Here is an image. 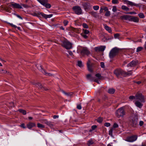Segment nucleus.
Masks as SVG:
<instances>
[{
    "instance_id": "1",
    "label": "nucleus",
    "mask_w": 146,
    "mask_h": 146,
    "mask_svg": "<svg viewBox=\"0 0 146 146\" xmlns=\"http://www.w3.org/2000/svg\"><path fill=\"white\" fill-rule=\"evenodd\" d=\"M120 49L117 47H115L111 50L109 53V57L111 58H113L117 54Z\"/></svg>"
},
{
    "instance_id": "2",
    "label": "nucleus",
    "mask_w": 146,
    "mask_h": 146,
    "mask_svg": "<svg viewBox=\"0 0 146 146\" xmlns=\"http://www.w3.org/2000/svg\"><path fill=\"white\" fill-rule=\"evenodd\" d=\"M33 15L37 17H39V16L41 15L43 18L46 19L47 18H50L52 17L53 15L52 14H50L49 15H46L42 12H38L37 13H33Z\"/></svg>"
},
{
    "instance_id": "3",
    "label": "nucleus",
    "mask_w": 146,
    "mask_h": 146,
    "mask_svg": "<svg viewBox=\"0 0 146 146\" xmlns=\"http://www.w3.org/2000/svg\"><path fill=\"white\" fill-rule=\"evenodd\" d=\"M124 71L120 68L116 69L114 71V74L118 78L121 77V76H123Z\"/></svg>"
},
{
    "instance_id": "4",
    "label": "nucleus",
    "mask_w": 146,
    "mask_h": 146,
    "mask_svg": "<svg viewBox=\"0 0 146 146\" xmlns=\"http://www.w3.org/2000/svg\"><path fill=\"white\" fill-rule=\"evenodd\" d=\"M62 46L67 49H70L72 48V43L66 40L63 42Z\"/></svg>"
},
{
    "instance_id": "5",
    "label": "nucleus",
    "mask_w": 146,
    "mask_h": 146,
    "mask_svg": "<svg viewBox=\"0 0 146 146\" xmlns=\"http://www.w3.org/2000/svg\"><path fill=\"white\" fill-rule=\"evenodd\" d=\"M125 114V112L123 109L120 108L118 109L116 112V115L118 117H123Z\"/></svg>"
},
{
    "instance_id": "6",
    "label": "nucleus",
    "mask_w": 146,
    "mask_h": 146,
    "mask_svg": "<svg viewBox=\"0 0 146 146\" xmlns=\"http://www.w3.org/2000/svg\"><path fill=\"white\" fill-rule=\"evenodd\" d=\"M72 9L73 10L75 13L78 15H80L82 13V10L80 6H74L72 7Z\"/></svg>"
},
{
    "instance_id": "7",
    "label": "nucleus",
    "mask_w": 146,
    "mask_h": 146,
    "mask_svg": "<svg viewBox=\"0 0 146 146\" xmlns=\"http://www.w3.org/2000/svg\"><path fill=\"white\" fill-rule=\"evenodd\" d=\"M123 1L128 5L131 6H135L140 7H141V4L135 3L132 2L128 1L127 0H123Z\"/></svg>"
},
{
    "instance_id": "8",
    "label": "nucleus",
    "mask_w": 146,
    "mask_h": 146,
    "mask_svg": "<svg viewBox=\"0 0 146 146\" xmlns=\"http://www.w3.org/2000/svg\"><path fill=\"white\" fill-rule=\"evenodd\" d=\"M39 2L46 8H50L51 7V5L48 3V0H40Z\"/></svg>"
},
{
    "instance_id": "9",
    "label": "nucleus",
    "mask_w": 146,
    "mask_h": 146,
    "mask_svg": "<svg viewBox=\"0 0 146 146\" xmlns=\"http://www.w3.org/2000/svg\"><path fill=\"white\" fill-rule=\"evenodd\" d=\"M138 119L135 116L130 120L131 124L133 127H135L137 123Z\"/></svg>"
},
{
    "instance_id": "10",
    "label": "nucleus",
    "mask_w": 146,
    "mask_h": 146,
    "mask_svg": "<svg viewBox=\"0 0 146 146\" xmlns=\"http://www.w3.org/2000/svg\"><path fill=\"white\" fill-rule=\"evenodd\" d=\"M137 137V136L136 135L128 137L125 139V141L129 142H133L136 140Z\"/></svg>"
},
{
    "instance_id": "11",
    "label": "nucleus",
    "mask_w": 146,
    "mask_h": 146,
    "mask_svg": "<svg viewBox=\"0 0 146 146\" xmlns=\"http://www.w3.org/2000/svg\"><path fill=\"white\" fill-rule=\"evenodd\" d=\"M136 99L139 100L141 102H144V99L141 93H137L135 95Z\"/></svg>"
},
{
    "instance_id": "12",
    "label": "nucleus",
    "mask_w": 146,
    "mask_h": 146,
    "mask_svg": "<svg viewBox=\"0 0 146 146\" xmlns=\"http://www.w3.org/2000/svg\"><path fill=\"white\" fill-rule=\"evenodd\" d=\"M87 64L88 70L91 72H92L93 70L92 69V67L93 65V64L91 63L90 60L89 59L88 60Z\"/></svg>"
},
{
    "instance_id": "13",
    "label": "nucleus",
    "mask_w": 146,
    "mask_h": 146,
    "mask_svg": "<svg viewBox=\"0 0 146 146\" xmlns=\"http://www.w3.org/2000/svg\"><path fill=\"white\" fill-rule=\"evenodd\" d=\"M35 86L38 88H40L42 90H45L46 91H47L49 89L43 86L40 83H37L35 84Z\"/></svg>"
},
{
    "instance_id": "14",
    "label": "nucleus",
    "mask_w": 146,
    "mask_h": 146,
    "mask_svg": "<svg viewBox=\"0 0 146 146\" xmlns=\"http://www.w3.org/2000/svg\"><path fill=\"white\" fill-rule=\"evenodd\" d=\"M138 63V61L133 60L129 63L127 65V66L128 67L135 66H136Z\"/></svg>"
},
{
    "instance_id": "15",
    "label": "nucleus",
    "mask_w": 146,
    "mask_h": 146,
    "mask_svg": "<svg viewBox=\"0 0 146 146\" xmlns=\"http://www.w3.org/2000/svg\"><path fill=\"white\" fill-rule=\"evenodd\" d=\"M81 52L82 54H85L87 55H88L90 54V52L86 48H83L82 50H81Z\"/></svg>"
},
{
    "instance_id": "16",
    "label": "nucleus",
    "mask_w": 146,
    "mask_h": 146,
    "mask_svg": "<svg viewBox=\"0 0 146 146\" xmlns=\"http://www.w3.org/2000/svg\"><path fill=\"white\" fill-rule=\"evenodd\" d=\"M11 6L14 8L20 9L22 8V7L21 5L19 4L15 3H12L11 4Z\"/></svg>"
},
{
    "instance_id": "17",
    "label": "nucleus",
    "mask_w": 146,
    "mask_h": 146,
    "mask_svg": "<svg viewBox=\"0 0 146 146\" xmlns=\"http://www.w3.org/2000/svg\"><path fill=\"white\" fill-rule=\"evenodd\" d=\"M130 15H124L120 17V19L122 20H126L129 21Z\"/></svg>"
},
{
    "instance_id": "18",
    "label": "nucleus",
    "mask_w": 146,
    "mask_h": 146,
    "mask_svg": "<svg viewBox=\"0 0 146 146\" xmlns=\"http://www.w3.org/2000/svg\"><path fill=\"white\" fill-rule=\"evenodd\" d=\"M129 21H133L135 22H138L139 21V19L137 17L130 16Z\"/></svg>"
},
{
    "instance_id": "19",
    "label": "nucleus",
    "mask_w": 146,
    "mask_h": 146,
    "mask_svg": "<svg viewBox=\"0 0 146 146\" xmlns=\"http://www.w3.org/2000/svg\"><path fill=\"white\" fill-rule=\"evenodd\" d=\"M27 127L29 129H31L33 127H35L36 124L35 123L33 122H29L27 124Z\"/></svg>"
},
{
    "instance_id": "20",
    "label": "nucleus",
    "mask_w": 146,
    "mask_h": 146,
    "mask_svg": "<svg viewBox=\"0 0 146 146\" xmlns=\"http://www.w3.org/2000/svg\"><path fill=\"white\" fill-rule=\"evenodd\" d=\"M83 5L85 9H88L90 7V3H84L83 4Z\"/></svg>"
},
{
    "instance_id": "21",
    "label": "nucleus",
    "mask_w": 146,
    "mask_h": 146,
    "mask_svg": "<svg viewBox=\"0 0 146 146\" xmlns=\"http://www.w3.org/2000/svg\"><path fill=\"white\" fill-rule=\"evenodd\" d=\"M141 102H139L138 101H137L135 102V104L136 106L140 108L143 106V104L141 103Z\"/></svg>"
},
{
    "instance_id": "22",
    "label": "nucleus",
    "mask_w": 146,
    "mask_h": 146,
    "mask_svg": "<svg viewBox=\"0 0 146 146\" xmlns=\"http://www.w3.org/2000/svg\"><path fill=\"white\" fill-rule=\"evenodd\" d=\"M132 74V72L131 71H128V72H124V76H130Z\"/></svg>"
},
{
    "instance_id": "23",
    "label": "nucleus",
    "mask_w": 146,
    "mask_h": 146,
    "mask_svg": "<svg viewBox=\"0 0 146 146\" xmlns=\"http://www.w3.org/2000/svg\"><path fill=\"white\" fill-rule=\"evenodd\" d=\"M86 78L91 81H93L94 80V78L92 76V75L90 74H88L86 75Z\"/></svg>"
},
{
    "instance_id": "24",
    "label": "nucleus",
    "mask_w": 146,
    "mask_h": 146,
    "mask_svg": "<svg viewBox=\"0 0 146 146\" xmlns=\"http://www.w3.org/2000/svg\"><path fill=\"white\" fill-rule=\"evenodd\" d=\"M104 28L106 30L109 32L110 33H111L112 32L111 28L110 27L107 26L106 25H104Z\"/></svg>"
},
{
    "instance_id": "25",
    "label": "nucleus",
    "mask_w": 146,
    "mask_h": 146,
    "mask_svg": "<svg viewBox=\"0 0 146 146\" xmlns=\"http://www.w3.org/2000/svg\"><path fill=\"white\" fill-rule=\"evenodd\" d=\"M36 66L38 70H39L41 72H42V73H43V72H44L43 70H44L42 68V66L41 65H40V64H37L36 65Z\"/></svg>"
},
{
    "instance_id": "26",
    "label": "nucleus",
    "mask_w": 146,
    "mask_h": 146,
    "mask_svg": "<svg viewBox=\"0 0 146 146\" xmlns=\"http://www.w3.org/2000/svg\"><path fill=\"white\" fill-rule=\"evenodd\" d=\"M46 124L51 128L54 125V123L50 121H48Z\"/></svg>"
},
{
    "instance_id": "27",
    "label": "nucleus",
    "mask_w": 146,
    "mask_h": 146,
    "mask_svg": "<svg viewBox=\"0 0 146 146\" xmlns=\"http://www.w3.org/2000/svg\"><path fill=\"white\" fill-rule=\"evenodd\" d=\"M115 90L113 88H110L108 89V92L111 94H113L114 93Z\"/></svg>"
},
{
    "instance_id": "28",
    "label": "nucleus",
    "mask_w": 146,
    "mask_h": 146,
    "mask_svg": "<svg viewBox=\"0 0 146 146\" xmlns=\"http://www.w3.org/2000/svg\"><path fill=\"white\" fill-rule=\"evenodd\" d=\"M18 111L23 113L24 115L26 114V111L25 110L22 109H20L18 110Z\"/></svg>"
},
{
    "instance_id": "29",
    "label": "nucleus",
    "mask_w": 146,
    "mask_h": 146,
    "mask_svg": "<svg viewBox=\"0 0 146 146\" xmlns=\"http://www.w3.org/2000/svg\"><path fill=\"white\" fill-rule=\"evenodd\" d=\"M121 8L122 9L126 10V11H128L129 10V9L125 6L123 5L121 7Z\"/></svg>"
},
{
    "instance_id": "30",
    "label": "nucleus",
    "mask_w": 146,
    "mask_h": 146,
    "mask_svg": "<svg viewBox=\"0 0 146 146\" xmlns=\"http://www.w3.org/2000/svg\"><path fill=\"white\" fill-rule=\"evenodd\" d=\"M63 93L65 95H66L67 96H71L72 94V93H67L63 91Z\"/></svg>"
},
{
    "instance_id": "31",
    "label": "nucleus",
    "mask_w": 146,
    "mask_h": 146,
    "mask_svg": "<svg viewBox=\"0 0 146 146\" xmlns=\"http://www.w3.org/2000/svg\"><path fill=\"white\" fill-rule=\"evenodd\" d=\"M105 47L104 46H101L99 47V51H103L104 50Z\"/></svg>"
},
{
    "instance_id": "32",
    "label": "nucleus",
    "mask_w": 146,
    "mask_h": 146,
    "mask_svg": "<svg viewBox=\"0 0 146 146\" xmlns=\"http://www.w3.org/2000/svg\"><path fill=\"white\" fill-rule=\"evenodd\" d=\"M37 127L38 128H44V126L43 125L41 124H40V123H37Z\"/></svg>"
},
{
    "instance_id": "33",
    "label": "nucleus",
    "mask_w": 146,
    "mask_h": 146,
    "mask_svg": "<svg viewBox=\"0 0 146 146\" xmlns=\"http://www.w3.org/2000/svg\"><path fill=\"white\" fill-rule=\"evenodd\" d=\"M77 65L80 67H82V62L81 61H78V62Z\"/></svg>"
},
{
    "instance_id": "34",
    "label": "nucleus",
    "mask_w": 146,
    "mask_h": 146,
    "mask_svg": "<svg viewBox=\"0 0 146 146\" xmlns=\"http://www.w3.org/2000/svg\"><path fill=\"white\" fill-rule=\"evenodd\" d=\"M97 121L98 122L101 123L103 121V118L101 117H99L97 119Z\"/></svg>"
},
{
    "instance_id": "35",
    "label": "nucleus",
    "mask_w": 146,
    "mask_h": 146,
    "mask_svg": "<svg viewBox=\"0 0 146 146\" xmlns=\"http://www.w3.org/2000/svg\"><path fill=\"white\" fill-rule=\"evenodd\" d=\"M95 76L100 79H101L102 77L101 75L99 73H98L96 74L95 75Z\"/></svg>"
},
{
    "instance_id": "36",
    "label": "nucleus",
    "mask_w": 146,
    "mask_h": 146,
    "mask_svg": "<svg viewBox=\"0 0 146 146\" xmlns=\"http://www.w3.org/2000/svg\"><path fill=\"white\" fill-rule=\"evenodd\" d=\"M83 33H84L86 34H88L89 33V31L87 30L86 29H83Z\"/></svg>"
},
{
    "instance_id": "37",
    "label": "nucleus",
    "mask_w": 146,
    "mask_h": 146,
    "mask_svg": "<svg viewBox=\"0 0 146 146\" xmlns=\"http://www.w3.org/2000/svg\"><path fill=\"white\" fill-rule=\"evenodd\" d=\"M86 35V34H85L82 33L81 34L82 36L85 39L87 38L88 37V36Z\"/></svg>"
},
{
    "instance_id": "38",
    "label": "nucleus",
    "mask_w": 146,
    "mask_h": 146,
    "mask_svg": "<svg viewBox=\"0 0 146 146\" xmlns=\"http://www.w3.org/2000/svg\"><path fill=\"white\" fill-rule=\"evenodd\" d=\"M138 16L139 17L141 18H143L145 17V16L144 14L142 13H141L139 14Z\"/></svg>"
},
{
    "instance_id": "39",
    "label": "nucleus",
    "mask_w": 146,
    "mask_h": 146,
    "mask_svg": "<svg viewBox=\"0 0 146 146\" xmlns=\"http://www.w3.org/2000/svg\"><path fill=\"white\" fill-rule=\"evenodd\" d=\"M112 3L113 4H117L119 3L118 0H112Z\"/></svg>"
},
{
    "instance_id": "40",
    "label": "nucleus",
    "mask_w": 146,
    "mask_h": 146,
    "mask_svg": "<svg viewBox=\"0 0 146 146\" xmlns=\"http://www.w3.org/2000/svg\"><path fill=\"white\" fill-rule=\"evenodd\" d=\"M143 49V48L141 47H139L137 49L136 51L137 52L141 51Z\"/></svg>"
},
{
    "instance_id": "41",
    "label": "nucleus",
    "mask_w": 146,
    "mask_h": 146,
    "mask_svg": "<svg viewBox=\"0 0 146 146\" xmlns=\"http://www.w3.org/2000/svg\"><path fill=\"white\" fill-rule=\"evenodd\" d=\"M113 131V128H111V129H110V130L109 132V134L111 136H112Z\"/></svg>"
},
{
    "instance_id": "42",
    "label": "nucleus",
    "mask_w": 146,
    "mask_h": 146,
    "mask_svg": "<svg viewBox=\"0 0 146 146\" xmlns=\"http://www.w3.org/2000/svg\"><path fill=\"white\" fill-rule=\"evenodd\" d=\"M110 12L109 11H106L105 15L106 17L110 16Z\"/></svg>"
},
{
    "instance_id": "43",
    "label": "nucleus",
    "mask_w": 146,
    "mask_h": 146,
    "mask_svg": "<svg viewBox=\"0 0 146 146\" xmlns=\"http://www.w3.org/2000/svg\"><path fill=\"white\" fill-rule=\"evenodd\" d=\"M43 73L45 74L46 76H52V75L50 73H46L45 70H43Z\"/></svg>"
},
{
    "instance_id": "44",
    "label": "nucleus",
    "mask_w": 146,
    "mask_h": 146,
    "mask_svg": "<svg viewBox=\"0 0 146 146\" xmlns=\"http://www.w3.org/2000/svg\"><path fill=\"white\" fill-rule=\"evenodd\" d=\"M70 30H73L74 32H76L77 31V29H76L72 27H70Z\"/></svg>"
},
{
    "instance_id": "45",
    "label": "nucleus",
    "mask_w": 146,
    "mask_h": 146,
    "mask_svg": "<svg viewBox=\"0 0 146 146\" xmlns=\"http://www.w3.org/2000/svg\"><path fill=\"white\" fill-rule=\"evenodd\" d=\"M82 26L84 28L87 29L88 28V26L86 23H83L82 24Z\"/></svg>"
},
{
    "instance_id": "46",
    "label": "nucleus",
    "mask_w": 146,
    "mask_h": 146,
    "mask_svg": "<svg viewBox=\"0 0 146 146\" xmlns=\"http://www.w3.org/2000/svg\"><path fill=\"white\" fill-rule=\"evenodd\" d=\"M112 10L113 12H116L117 10L116 7V6H113V7Z\"/></svg>"
},
{
    "instance_id": "47",
    "label": "nucleus",
    "mask_w": 146,
    "mask_h": 146,
    "mask_svg": "<svg viewBox=\"0 0 146 146\" xmlns=\"http://www.w3.org/2000/svg\"><path fill=\"white\" fill-rule=\"evenodd\" d=\"M93 9L95 10H97L99 9V6H94L93 7Z\"/></svg>"
},
{
    "instance_id": "48",
    "label": "nucleus",
    "mask_w": 146,
    "mask_h": 146,
    "mask_svg": "<svg viewBox=\"0 0 146 146\" xmlns=\"http://www.w3.org/2000/svg\"><path fill=\"white\" fill-rule=\"evenodd\" d=\"M0 72L2 74L5 73L7 72V71L3 69L0 70Z\"/></svg>"
},
{
    "instance_id": "49",
    "label": "nucleus",
    "mask_w": 146,
    "mask_h": 146,
    "mask_svg": "<svg viewBox=\"0 0 146 146\" xmlns=\"http://www.w3.org/2000/svg\"><path fill=\"white\" fill-rule=\"evenodd\" d=\"M68 21H66V20H64V22H63V23H64V25L65 26H66L68 23Z\"/></svg>"
},
{
    "instance_id": "50",
    "label": "nucleus",
    "mask_w": 146,
    "mask_h": 146,
    "mask_svg": "<svg viewBox=\"0 0 146 146\" xmlns=\"http://www.w3.org/2000/svg\"><path fill=\"white\" fill-rule=\"evenodd\" d=\"M118 125L116 123H114L113 125V127L114 128H116L118 127Z\"/></svg>"
},
{
    "instance_id": "51",
    "label": "nucleus",
    "mask_w": 146,
    "mask_h": 146,
    "mask_svg": "<svg viewBox=\"0 0 146 146\" xmlns=\"http://www.w3.org/2000/svg\"><path fill=\"white\" fill-rule=\"evenodd\" d=\"M119 36V34L118 33H116L114 34V37L115 38H118Z\"/></svg>"
},
{
    "instance_id": "52",
    "label": "nucleus",
    "mask_w": 146,
    "mask_h": 146,
    "mask_svg": "<svg viewBox=\"0 0 146 146\" xmlns=\"http://www.w3.org/2000/svg\"><path fill=\"white\" fill-rule=\"evenodd\" d=\"M103 8V10H104L105 11H108V9L107 7H102Z\"/></svg>"
},
{
    "instance_id": "53",
    "label": "nucleus",
    "mask_w": 146,
    "mask_h": 146,
    "mask_svg": "<svg viewBox=\"0 0 146 146\" xmlns=\"http://www.w3.org/2000/svg\"><path fill=\"white\" fill-rule=\"evenodd\" d=\"M91 14H92V15L94 17H96V16H97V14H96V13L95 12H91Z\"/></svg>"
},
{
    "instance_id": "54",
    "label": "nucleus",
    "mask_w": 146,
    "mask_h": 146,
    "mask_svg": "<svg viewBox=\"0 0 146 146\" xmlns=\"http://www.w3.org/2000/svg\"><path fill=\"white\" fill-rule=\"evenodd\" d=\"M104 125L105 126L108 127L110 125V123H106L104 124Z\"/></svg>"
},
{
    "instance_id": "55",
    "label": "nucleus",
    "mask_w": 146,
    "mask_h": 146,
    "mask_svg": "<svg viewBox=\"0 0 146 146\" xmlns=\"http://www.w3.org/2000/svg\"><path fill=\"white\" fill-rule=\"evenodd\" d=\"M8 23V24H9L10 26H11V27H13L15 28H16L17 27L16 25H14L12 23Z\"/></svg>"
},
{
    "instance_id": "56",
    "label": "nucleus",
    "mask_w": 146,
    "mask_h": 146,
    "mask_svg": "<svg viewBox=\"0 0 146 146\" xmlns=\"http://www.w3.org/2000/svg\"><path fill=\"white\" fill-rule=\"evenodd\" d=\"M97 126L96 125H93L92 126V130H95L96 128H97Z\"/></svg>"
},
{
    "instance_id": "57",
    "label": "nucleus",
    "mask_w": 146,
    "mask_h": 146,
    "mask_svg": "<svg viewBox=\"0 0 146 146\" xmlns=\"http://www.w3.org/2000/svg\"><path fill=\"white\" fill-rule=\"evenodd\" d=\"M135 98V97L134 96H130L129 97V99L130 100H132L134 99Z\"/></svg>"
},
{
    "instance_id": "58",
    "label": "nucleus",
    "mask_w": 146,
    "mask_h": 146,
    "mask_svg": "<svg viewBox=\"0 0 146 146\" xmlns=\"http://www.w3.org/2000/svg\"><path fill=\"white\" fill-rule=\"evenodd\" d=\"M77 108L78 110H80L82 108V107L80 104H78L77 105Z\"/></svg>"
},
{
    "instance_id": "59",
    "label": "nucleus",
    "mask_w": 146,
    "mask_h": 146,
    "mask_svg": "<svg viewBox=\"0 0 146 146\" xmlns=\"http://www.w3.org/2000/svg\"><path fill=\"white\" fill-rule=\"evenodd\" d=\"M101 66L102 68H104L105 67V65H104V63L103 62H101Z\"/></svg>"
},
{
    "instance_id": "60",
    "label": "nucleus",
    "mask_w": 146,
    "mask_h": 146,
    "mask_svg": "<svg viewBox=\"0 0 146 146\" xmlns=\"http://www.w3.org/2000/svg\"><path fill=\"white\" fill-rule=\"evenodd\" d=\"M93 143V142L92 141H89L88 142V145L89 146L92 144Z\"/></svg>"
},
{
    "instance_id": "61",
    "label": "nucleus",
    "mask_w": 146,
    "mask_h": 146,
    "mask_svg": "<svg viewBox=\"0 0 146 146\" xmlns=\"http://www.w3.org/2000/svg\"><path fill=\"white\" fill-rule=\"evenodd\" d=\"M20 126L24 129L26 128V127L25 126V125L23 123L21 124L20 125Z\"/></svg>"
},
{
    "instance_id": "62",
    "label": "nucleus",
    "mask_w": 146,
    "mask_h": 146,
    "mask_svg": "<svg viewBox=\"0 0 146 146\" xmlns=\"http://www.w3.org/2000/svg\"><path fill=\"white\" fill-rule=\"evenodd\" d=\"M48 121H47L46 120L44 119V120H42V122L43 123H46V124H47V123H48Z\"/></svg>"
},
{
    "instance_id": "63",
    "label": "nucleus",
    "mask_w": 146,
    "mask_h": 146,
    "mask_svg": "<svg viewBox=\"0 0 146 146\" xmlns=\"http://www.w3.org/2000/svg\"><path fill=\"white\" fill-rule=\"evenodd\" d=\"M14 14L16 15L19 18H20L21 19H22V17L21 16H20L19 15H18L16 14L15 13Z\"/></svg>"
},
{
    "instance_id": "64",
    "label": "nucleus",
    "mask_w": 146,
    "mask_h": 146,
    "mask_svg": "<svg viewBox=\"0 0 146 146\" xmlns=\"http://www.w3.org/2000/svg\"><path fill=\"white\" fill-rule=\"evenodd\" d=\"M143 124V122L142 121H140L139 123V125L140 126H142Z\"/></svg>"
}]
</instances>
